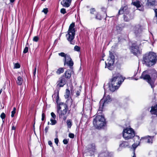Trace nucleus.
Here are the masks:
<instances>
[{
    "instance_id": "obj_12",
    "label": "nucleus",
    "mask_w": 157,
    "mask_h": 157,
    "mask_svg": "<svg viewBox=\"0 0 157 157\" xmlns=\"http://www.w3.org/2000/svg\"><path fill=\"white\" fill-rule=\"evenodd\" d=\"M154 136H147L144 137H141L140 141L142 143H148L149 144H152L153 142V139Z\"/></svg>"
},
{
    "instance_id": "obj_27",
    "label": "nucleus",
    "mask_w": 157,
    "mask_h": 157,
    "mask_svg": "<svg viewBox=\"0 0 157 157\" xmlns=\"http://www.w3.org/2000/svg\"><path fill=\"white\" fill-rule=\"evenodd\" d=\"M66 123L68 128H71L72 125L71 120V119L67 120V121Z\"/></svg>"
},
{
    "instance_id": "obj_14",
    "label": "nucleus",
    "mask_w": 157,
    "mask_h": 157,
    "mask_svg": "<svg viewBox=\"0 0 157 157\" xmlns=\"http://www.w3.org/2000/svg\"><path fill=\"white\" fill-rule=\"evenodd\" d=\"M114 62L115 60H113L109 59L107 60V63L105 62V67L108 68L110 70H112L113 68L112 67V66L114 64Z\"/></svg>"
},
{
    "instance_id": "obj_48",
    "label": "nucleus",
    "mask_w": 157,
    "mask_h": 157,
    "mask_svg": "<svg viewBox=\"0 0 157 157\" xmlns=\"http://www.w3.org/2000/svg\"><path fill=\"white\" fill-rule=\"evenodd\" d=\"M68 136L70 138L73 139L74 138L75 135L73 133H70L69 134Z\"/></svg>"
},
{
    "instance_id": "obj_49",
    "label": "nucleus",
    "mask_w": 157,
    "mask_h": 157,
    "mask_svg": "<svg viewBox=\"0 0 157 157\" xmlns=\"http://www.w3.org/2000/svg\"><path fill=\"white\" fill-rule=\"evenodd\" d=\"M42 12H43L45 14H47L48 12V9L47 8H44L43 9Z\"/></svg>"
},
{
    "instance_id": "obj_25",
    "label": "nucleus",
    "mask_w": 157,
    "mask_h": 157,
    "mask_svg": "<svg viewBox=\"0 0 157 157\" xmlns=\"http://www.w3.org/2000/svg\"><path fill=\"white\" fill-rule=\"evenodd\" d=\"M103 18V16L101 15V13L98 12L97 13L96 15L95 18L99 20H101Z\"/></svg>"
},
{
    "instance_id": "obj_24",
    "label": "nucleus",
    "mask_w": 157,
    "mask_h": 157,
    "mask_svg": "<svg viewBox=\"0 0 157 157\" xmlns=\"http://www.w3.org/2000/svg\"><path fill=\"white\" fill-rule=\"evenodd\" d=\"M70 97V92L68 89L66 90L65 94L64 95L65 98H68Z\"/></svg>"
},
{
    "instance_id": "obj_1",
    "label": "nucleus",
    "mask_w": 157,
    "mask_h": 157,
    "mask_svg": "<svg viewBox=\"0 0 157 157\" xmlns=\"http://www.w3.org/2000/svg\"><path fill=\"white\" fill-rule=\"evenodd\" d=\"M140 78L146 81L152 88L155 87V83L157 78V71L154 68L145 70L142 73Z\"/></svg>"
},
{
    "instance_id": "obj_60",
    "label": "nucleus",
    "mask_w": 157,
    "mask_h": 157,
    "mask_svg": "<svg viewBox=\"0 0 157 157\" xmlns=\"http://www.w3.org/2000/svg\"><path fill=\"white\" fill-rule=\"evenodd\" d=\"M147 4L148 6H149V5H152V3H151V2H148V1L147 2Z\"/></svg>"
},
{
    "instance_id": "obj_61",
    "label": "nucleus",
    "mask_w": 157,
    "mask_h": 157,
    "mask_svg": "<svg viewBox=\"0 0 157 157\" xmlns=\"http://www.w3.org/2000/svg\"><path fill=\"white\" fill-rule=\"evenodd\" d=\"M133 156H132V157H136L135 152H133Z\"/></svg>"
},
{
    "instance_id": "obj_59",
    "label": "nucleus",
    "mask_w": 157,
    "mask_h": 157,
    "mask_svg": "<svg viewBox=\"0 0 157 157\" xmlns=\"http://www.w3.org/2000/svg\"><path fill=\"white\" fill-rule=\"evenodd\" d=\"M155 16L157 17V9H155Z\"/></svg>"
},
{
    "instance_id": "obj_52",
    "label": "nucleus",
    "mask_w": 157,
    "mask_h": 157,
    "mask_svg": "<svg viewBox=\"0 0 157 157\" xmlns=\"http://www.w3.org/2000/svg\"><path fill=\"white\" fill-rule=\"evenodd\" d=\"M90 13L92 14H94V12H95V10L94 8H91L90 9Z\"/></svg>"
},
{
    "instance_id": "obj_55",
    "label": "nucleus",
    "mask_w": 157,
    "mask_h": 157,
    "mask_svg": "<svg viewBox=\"0 0 157 157\" xmlns=\"http://www.w3.org/2000/svg\"><path fill=\"white\" fill-rule=\"evenodd\" d=\"M48 145H50V147H53L52 142L51 141H49L48 142Z\"/></svg>"
},
{
    "instance_id": "obj_4",
    "label": "nucleus",
    "mask_w": 157,
    "mask_h": 157,
    "mask_svg": "<svg viewBox=\"0 0 157 157\" xmlns=\"http://www.w3.org/2000/svg\"><path fill=\"white\" fill-rule=\"evenodd\" d=\"M68 109L67 105L66 103L60 102L57 106L56 111L59 119L65 121L68 116L67 111Z\"/></svg>"
},
{
    "instance_id": "obj_6",
    "label": "nucleus",
    "mask_w": 157,
    "mask_h": 157,
    "mask_svg": "<svg viewBox=\"0 0 157 157\" xmlns=\"http://www.w3.org/2000/svg\"><path fill=\"white\" fill-rule=\"evenodd\" d=\"M75 27V23H72L69 26L67 32V33L66 35L67 40L70 42L71 44L73 45H74L75 43V41H73L75 37L76 32L74 28Z\"/></svg>"
},
{
    "instance_id": "obj_17",
    "label": "nucleus",
    "mask_w": 157,
    "mask_h": 157,
    "mask_svg": "<svg viewBox=\"0 0 157 157\" xmlns=\"http://www.w3.org/2000/svg\"><path fill=\"white\" fill-rule=\"evenodd\" d=\"M134 33L136 36H139L142 32V29L140 26L135 27L134 29Z\"/></svg>"
},
{
    "instance_id": "obj_47",
    "label": "nucleus",
    "mask_w": 157,
    "mask_h": 157,
    "mask_svg": "<svg viewBox=\"0 0 157 157\" xmlns=\"http://www.w3.org/2000/svg\"><path fill=\"white\" fill-rule=\"evenodd\" d=\"M91 149H92V151L93 152H94L95 150V146L93 144H92L90 145Z\"/></svg>"
},
{
    "instance_id": "obj_8",
    "label": "nucleus",
    "mask_w": 157,
    "mask_h": 157,
    "mask_svg": "<svg viewBox=\"0 0 157 157\" xmlns=\"http://www.w3.org/2000/svg\"><path fill=\"white\" fill-rule=\"evenodd\" d=\"M123 136L125 140L133 139L135 136V132L132 128H126L123 129Z\"/></svg>"
},
{
    "instance_id": "obj_5",
    "label": "nucleus",
    "mask_w": 157,
    "mask_h": 157,
    "mask_svg": "<svg viewBox=\"0 0 157 157\" xmlns=\"http://www.w3.org/2000/svg\"><path fill=\"white\" fill-rule=\"evenodd\" d=\"M123 14V17L124 21L128 22L134 18V14L131 13L127 6H122L118 12V15Z\"/></svg>"
},
{
    "instance_id": "obj_45",
    "label": "nucleus",
    "mask_w": 157,
    "mask_h": 157,
    "mask_svg": "<svg viewBox=\"0 0 157 157\" xmlns=\"http://www.w3.org/2000/svg\"><path fill=\"white\" fill-rule=\"evenodd\" d=\"M60 12L61 13H63V14H64L66 13L67 12L66 10V9L64 8H62L60 10Z\"/></svg>"
},
{
    "instance_id": "obj_41",
    "label": "nucleus",
    "mask_w": 157,
    "mask_h": 157,
    "mask_svg": "<svg viewBox=\"0 0 157 157\" xmlns=\"http://www.w3.org/2000/svg\"><path fill=\"white\" fill-rule=\"evenodd\" d=\"M46 118L45 114L43 112V111H42V118L41 120L42 121H44L45 119Z\"/></svg>"
},
{
    "instance_id": "obj_39",
    "label": "nucleus",
    "mask_w": 157,
    "mask_h": 157,
    "mask_svg": "<svg viewBox=\"0 0 157 157\" xmlns=\"http://www.w3.org/2000/svg\"><path fill=\"white\" fill-rule=\"evenodd\" d=\"M67 54H65L63 52H61L60 53H59L58 55L59 56H60L61 57H63L64 58L66 57V56Z\"/></svg>"
},
{
    "instance_id": "obj_33",
    "label": "nucleus",
    "mask_w": 157,
    "mask_h": 157,
    "mask_svg": "<svg viewBox=\"0 0 157 157\" xmlns=\"http://www.w3.org/2000/svg\"><path fill=\"white\" fill-rule=\"evenodd\" d=\"M59 91H57V95L56 97V102L57 104V106H58V104H59V103H58V102L59 101Z\"/></svg>"
},
{
    "instance_id": "obj_29",
    "label": "nucleus",
    "mask_w": 157,
    "mask_h": 157,
    "mask_svg": "<svg viewBox=\"0 0 157 157\" xmlns=\"http://www.w3.org/2000/svg\"><path fill=\"white\" fill-rule=\"evenodd\" d=\"M133 140L135 142H136V144L138 143H140V137L137 135H135L134 137Z\"/></svg>"
},
{
    "instance_id": "obj_43",
    "label": "nucleus",
    "mask_w": 157,
    "mask_h": 157,
    "mask_svg": "<svg viewBox=\"0 0 157 157\" xmlns=\"http://www.w3.org/2000/svg\"><path fill=\"white\" fill-rule=\"evenodd\" d=\"M51 115L52 117V119H56V116L54 113H53V112H51Z\"/></svg>"
},
{
    "instance_id": "obj_31",
    "label": "nucleus",
    "mask_w": 157,
    "mask_h": 157,
    "mask_svg": "<svg viewBox=\"0 0 157 157\" xmlns=\"http://www.w3.org/2000/svg\"><path fill=\"white\" fill-rule=\"evenodd\" d=\"M70 59H72L70 56L69 55H66V57L64 59V62H67L68 61H69Z\"/></svg>"
},
{
    "instance_id": "obj_32",
    "label": "nucleus",
    "mask_w": 157,
    "mask_h": 157,
    "mask_svg": "<svg viewBox=\"0 0 157 157\" xmlns=\"http://www.w3.org/2000/svg\"><path fill=\"white\" fill-rule=\"evenodd\" d=\"M66 99H67V100L66 101V103H67V105L69 101H70L71 102V105L72 104V103L73 101V100L72 98L71 97H69L68 98H65Z\"/></svg>"
},
{
    "instance_id": "obj_44",
    "label": "nucleus",
    "mask_w": 157,
    "mask_h": 157,
    "mask_svg": "<svg viewBox=\"0 0 157 157\" xmlns=\"http://www.w3.org/2000/svg\"><path fill=\"white\" fill-rule=\"evenodd\" d=\"M132 147L133 148V152H135V149L136 148V147H137L138 145L136 144H133L132 145Z\"/></svg>"
},
{
    "instance_id": "obj_35",
    "label": "nucleus",
    "mask_w": 157,
    "mask_h": 157,
    "mask_svg": "<svg viewBox=\"0 0 157 157\" xmlns=\"http://www.w3.org/2000/svg\"><path fill=\"white\" fill-rule=\"evenodd\" d=\"M101 10L102 11H103L104 12V14H105V19L106 18V17H107V9L106 8L104 7H102L101 8Z\"/></svg>"
},
{
    "instance_id": "obj_63",
    "label": "nucleus",
    "mask_w": 157,
    "mask_h": 157,
    "mask_svg": "<svg viewBox=\"0 0 157 157\" xmlns=\"http://www.w3.org/2000/svg\"><path fill=\"white\" fill-rule=\"evenodd\" d=\"M155 0H151V1L152 2H155Z\"/></svg>"
},
{
    "instance_id": "obj_22",
    "label": "nucleus",
    "mask_w": 157,
    "mask_h": 157,
    "mask_svg": "<svg viewBox=\"0 0 157 157\" xmlns=\"http://www.w3.org/2000/svg\"><path fill=\"white\" fill-rule=\"evenodd\" d=\"M23 80L22 78L20 76H19L17 78V80L16 81L17 84L18 85H21L23 82Z\"/></svg>"
},
{
    "instance_id": "obj_57",
    "label": "nucleus",
    "mask_w": 157,
    "mask_h": 157,
    "mask_svg": "<svg viewBox=\"0 0 157 157\" xmlns=\"http://www.w3.org/2000/svg\"><path fill=\"white\" fill-rule=\"evenodd\" d=\"M49 127L48 126H46L44 129V131L45 133H47L48 132Z\"/></svg>"
},
{
    "instance_id": "obj_37",
    "label": "nucleus",
    "mask_w": 157,
    "mask_h": 157,
    "mask_svg": "<svg viewBox=\"0 0 157 157\" xmlns=\"http://www.w3.org/2000/svg\"><path fill=\"white\" fill-rule=\"evenodd\" d=\"M39 40V38L37 36H34L33 38V41L37 42Z\"/></svg>"
},
{
    "instance_id": "obj_19",
    "label": "nucleus",
    "mask_w": 157,
    "mask_h": 157,
    "mask_svg": "<svg viewBox=\"0 0 157 157\" xmlns=\"http://www.w3.org/2000/svg\"><path fill=\"white\" fill-rule=\"evenodd\" d=\"M64 65H67L70 67V69H73V66L74 65V62L72 59H70V60L68 61L67 62L66 61V62H64Z\"/></svg>"
},
{
    "instance_id": "obj_56",
    "label": "nucleus",
    "mask_w": 157,
    "mask_h": 157,
    "mask_svg": "<svg viewBox=\"0 0 157 157\" xmlns=\"http://www.w3.org/2000/svg\"><path fill=\"white\" fill-rule=\"evenodd\" d=\"M59 142V140L57 138H56L55 139V142L56 144L57 145L58 144Z\"/></svg>"
},
{
    "instance_id": "obj_15",
    "label": "nucleus",
    "mask_w": 157,
    "mask_h": 157,
    "mask_svg": "<svg viewBox=\"0 0 157 157\" xmlns=\"http://www.w3.org/2000/svg\"><path fill=\"white\" fill-rule=\"evenodd\" d=\"M126 24L124 22L118 24L116 26V30L118 32H121L122 31L124 28L126 27Z\"/></svg>"
},
{
    "instance_id": "obj_3",
    "label": "nucleus",
    "mask_w": 157,
    "mask_h": 157,
    "mask_svg": "<svg viewBox=\"0 0 157 157\" xmlns=\"http://www.w3.org/2000/svg\"><path fill=\"white\" fill-rule=\"evenodd\" d=\"M142 63L147 67H151L157 63V55L152 52H147L143 56L142 60Z\"/></svg>"
},
{
    "instance_id": "obj_2",
    "label": "nucleus",
    "mask_w": 157,
    "mask_h": 157,
    "mask_svg": "<svg viewBox=\"0 0 157 157\" xmlns=\"http://www.w3.org/2000/svg\"><path fill=\"white\" fill-rule=\"evenodd\" d=\"M124 80L122 75L119 73L114 74L109 82L110 90L111 91L114 92L117 89Z\"/></svg>"
},
{
    "instance_id": "obj_21",
    "label": "nucleus",
    "mask_w": 157,
    "mask_h": 157,
    "mask_svg": "<svg viewBox=\"0 0 157 157\" xmlns=\"http://www.w3.org/2000/svg\"><path fill=\"white\" fill-rule=\"evenodd\" d=\"M129 144L128 142L126 141H122L120 144L119 146L121 147L125 148L128 146Z\"/></svg>"
},
{
    "instance_id": "obj_40",
    "label": "nucleus",
    "mask_w": 157,
    "mask_h": 157,
    "mask_svg": "<svg viewBox=\"0 0 157 157\" xmlns=\"http://www.w3.org/2000/svg\"><path fill=\"white\" fill-rule=\"evenodd\" d=\"M21 67L20 65L18 63H15L14 64V68H19Z\"/></svg>"
},
{
    "instance_id": "obj_62",
    "label": "nucleus",
    "mask_w": 157,
    "mask_h": 157,
    "mask_svg": "<svg viewBox=\"0 0 157 157\" xmlns=\"http://www.w3.org/2000/svg\"><path fill=\"white\" fill-rule=\"evenodd\" d=\"M15 0H10V2L11 3L13 2Z\"/></svg>"
},
{
    "instance_id": "obj_53",
    "label": "nucleus",
    "mask_w": 157,
    "mask_h": 157,
    "mask_svg": "<svg viewBox=\"0 0 157 157\" xmlns=\"http://www.w3.org/2000/svg\"><path fill=\"white\" fill-rule=\"evenodd\" d=\"M124 40V38L121 37H118V42H121Z\"/></svg>"
},
{
    "instance_id": "obj_18",
    "label": "nucleus",
    "mask_w": 157,
    "mask_h": 157,
    "mask_svg": "<svg viewBox=\"0 0 157 157\" xmlns=\"http://www.w3.org/2000/svg\"><path fill=\"white\" fill-rule=\"evenodd\" d=\"M150 112L152 114L157 115V104L154 106H151Z\"/></svg>"
},
{
    "instance_id": "obj_34",
    "label": "nucleus",
    "mask_w": 157,
    "mask_h": 157,
    "mask_svg": "<svg viewBox=\"0 0 157 157\" xmlns=\"http://www.w3.org/2000/svg\"><path fill=\"white\" fill-rule=\"evenodd\" d=\"M50 121H51V123H50V124L52 125H55L57 123V121L55 120V119H53L51 118L50 119Z\"/></svg>"
},
{
    "instance_id": "obj_42",
    "label": "nucleus",
    "mask_w": 157,
    "mask_h": 157,
    "mask_svg": "<svg viewBox=\"0 0 157 157\" xmlns=\"http://www.w3.org/2000/svg\"><path fill=\"white\" fill-rule=\"evenodd\" d=\"M6 115L4 113H2L0 115L1 118L2 119H4L6 117Z\"/></svg>"
},
{
    "instance_id": "obj_30",
    "label": "nucleus",
    "mask_w": 157,
    "mask_h": 157,
    "mask_svg": "<svg viewBox=\"0 0 157 157\" xmlns=\"http://www.w3.org/2000/svg\"><path fill=\"white\" fill-rule=\"evenodd\" d=\"M109 59L113 60H115V56L114 53L111 52H109Z\"/></svg>"
},
{
    "instance_id": "obj_58",
    "label": "nucleus",
    "mask_w": 157,
    "mask_h": 157,
    "mask_svg": "<svg viewBox=\"0 0 157 157\" xmlns=\"http://www.w3.org/2000/svg\"><path fill=\"white\" fill-rule=\"evenodd\" d=\"M36 67L34 69L33 72V75L34 76H35L36 75Z\"/></svg>"
},
{
    "instance_id": "obj_36",
    "label": "nucleus",
    "mask_w": 157,
    "mask_h": 157,
    "mask_svg": "<svg viewBox=\"0 0 157 157\" xmlns=\"http://www.w3.org/2000/svg\"><path fill=\"white\" fill-rule=\"evenodd\" d=\"M16 108L15 107H14L13 110L11 112V117H14V115L16 113Z\"/></svg>"
},
{
    "instance_id": "obj_50",
    "label": "nucleus",
    "mask_w": 157,
    "mask_h": 157,
    "mask_svg": "<svg viewBox=\"0 0 157 157\" xmlns=\"http://www.w3.org/2000/svg\"><path fill=\"white\" fill-rule=\"evenodd\" d=\"M15 122H13L12 123V128L11 130H15L16 129V127L15 126Z\"/></svg>"
},
{
    "instance_id": "obj_16",
    "label": "nucleus",
    "mask_w": 157,
    "mask_h": 157,
    "mask_svg": "<svg viewBox=\"0 0 157 157\" xmlns=\"http://www.w3.org/2000/svg\"><path fill=\"white\" fill-rule=\"evenodd\" d=\"M71 1L72 0H63L61 3L63 7H68L71 4Z\"/></svg>"
},
{
    "instance_id": "obj_46",
    "label": "nucleus",
    "mask_w": 157,
    "mask_h": 157,
    "mask_svg": "<svg viewBox=\"0 0 157 157\" xmlns=\"http://www.w3.org/2000/svg\"><path fill=\"white\" fill-rule=\"evenodd\" d=\"M29 50V48L28 47H25L24 49L23 53L24 54H25L28 52Z\"/></svg>"
},
{
    "instance_id": "obj_9",
    "label": "nucleus",
    "mask_w": 157,
    "mask_h": 157,
    "mask_svg": "<svg viewBox=\"0 0 157 157\" xmlns=\"http://www.w3.org/2000/svg\"><path fill=\"white\" fill-rule=\"evenodd\" d=\"M131 52L134 55L137 56L142 53L141 50H140L137 42L132 44L130 47Z\"/></svg>"
},
{
    "instance_id": "obj_54",
    "label": "nucleus",
    "mask_w": 157,
    "mask_h": 157,
    "mask_svg": "<svg viewBox=\"0 0 157 157\" xmlns=\"http://www.w3.org/2000/svg\"><path fill=\"white\" fill-rule=\"evenodd\" d=\"M81 92V90H77L76 92V97L80 95V93Z\"/></svg>"
},
{
    "instance_id": "obj_28",
    "label": "nucleus",
    "mask_w": 157,
    "mask_h": 157,
    "mask_svg": "<svg viewBox=\"0 0 157 157\" xmlns=\"http://www.w3.org/2000/svg\"><path fill=\"white\" fill-rule=\"evenodd\" d=\"M133 5L135 6L137 8H140L141 6L140 1H137L136 2H133Z\"/></svg>"
},
{
    "instance_id": "obj_20",
    "label": "nucleus",
    "mask_w": 157,
    "mask_h": 157,
    "mask_svg": "<svg viewBox=\"0 0 157 157\" xmlns=\"http://www.w3.org/2000/svg\"><path fill=\"white\" fill-rule=\"evenodd\" d=\"M100 103V106L98 111L97 113L98 114L102 113L104 107L105 105L104 104L102 103Z\"/></svg>"
},
{
    "instance_id": "obj_13",
    "label": "nucleus",
    "mask_w": 157,
    "mask_h": 157,
    "mask_svg": "<svg viewBox=\"0 0 157 157\" xmlns=\"http://www.w3.org/2000/svg\"><path fill=\"white\" fill-rule=\"evenodd\" d=\"M72 72H73L72 70L69 69H67L61 76H63L65 79L67 81L71 78Z\"/></svg>"
},
{
    "instance_id": "obj_10",
    "label": "nucleus",
    "mask_w": 157,
    "mask_h": 157,
    "mask_svg": "<svg viewBox=\"0 0 157 157\" xmlns=\"http://www.w3.org/2000/svg\"><path fill=\"white\" fill-rule=\"evenodd\" d=\"M64 78L63 76H61L57 81L56 85L57 91H59L61 88L63 87L67 83V81Z\"/></svg>"
},
{
    "instance_id": "obj_11",
    "label": "nucleus",
    "mask_w": 157,
    "mask_h": 157,
    "mask_svg": "<svg viewBox=\"0 0 157 157\" xmlns=\"http://www.w3.org/2000/svg\"><path fill=\"white\" fill-rule=\"evenodd\" d=\"M112 101V99L109 95L105 96L104 95L103 98L100 101V102L104 104L106 106L107 104L110 103Z\"/></svg>"
},
{
    "instance_id": "obj_26",
    "label": "nucleus",
    "mask_w": 157,
    "mask_h": 157,
    "mask_svg": "<svg viewBox=\"0 0 157 157\" xmlns=\"http://www.w3.org/2000/svg\"><path fill=\"white\" fill-rule=\"evenodd\" d=\"M99 157H111L108 155L105 152H103L100 153L99 155Z\"/></svg>"
},
{
    "instance_id": "obj_51",
    "label": "nucleus",
    "mask_w": 157,
    "mask_h": 157,
    "mask_svg": "<svg viewBox=\"0 0 157 157\" xmlns=\"http://www.w3.org/2000/svg\"><path fill=\"white\" fill-rule=\"evenodd\" d=\"M69 139H64L63 140V142L65 144H67L68 143Z\"/></svg>"
},
{
    "instance_id": "obj_38",
    "label": "nucleus",
    "mask_w": 157,
    "mask_h": 157,
    "mask_svg": "<svg viewBox=\"0 0 157 157\" xmlns=\"http://www.w3.org/2000/svg\"><path fill=\"white\" fill-rule=\"evenodd\" d=\"M80 47L77 45H75L74 47V49L75 51L77 52H79L80 51Z\"/></svg>"
},
{
    "instance_id": "obj_23",
    "label": "nucleus",
    "mask_w": 157,
    "mask_h": 157,
    "mask_svg": "<svg viewBox=\"0 0 157 157\" xmlns=\"http://www.w3.org/2000/svg\"><path fill=\"white\" fill-rule=\"evenodd\" d=\"M64 67H59L56 71V73L57 75H59L61 73H63L64 71Z\"/></svg>"
},
{
    "instance_id": "obj_7",
    "label": "nucleus",
    "mask_w": 157,
    "mask_h": 157,
    "mask_svg": "<svg viewBox=\"0 0 157 157\" xmlns=\"http://www.w3.org/2000/svg\"><path fill=\"white\" fill-rule=\"evenodd\" d=\"M93 124L96 128L100 129L105 126L106 122L104 116L97 115L94 119Z\"/></svg>"
},
{
    "instance_id": "obj_64",
    "label": "nucleus",
    "mask_w": 157,
    "mask_h": 157,
    "mask_svg": "<svg viewBox=\"0 0 157 157\" xmlns=\"http://www.w3.org/2000/svg\"><path fill=\"white\" fill-rule=\"evenodd\" d=\"M118 65H119V66H120H120H121V65H120V64H119L118 65V64H117V67H118Z\"/></svg>"
}]
</instances>
